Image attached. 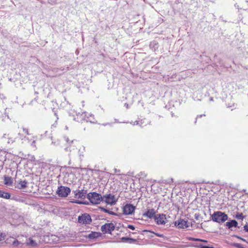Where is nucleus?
I'll return each instance as SVG.
<instances>
[{"instance_id":"44","label":"nucleus","mask_w":248,"mask_h":248,"mask_svg":"<svg viewBox=\"0 0 248 248\" xmlns=\"http://www.w3.org/2000/svg\"><path fill=\"white\" fill-rule=\"evenodd\" d=\"M115 123H118V121H117L116 119L115 120Z\"/></svg>"},{"instance_id":"10","label":"nucleus","mask_w":248,"mask_h":248,"mask_svg":"<svg viewBox=\"0 0 248 248\" xmlns=\"http://www.w3.org/2000/svg\"><path fill=\"white\" fill-rule=\"evenodd\" d=\"M66 140L68 145V146L65 148L66 151L71 152L75 150V147L77 148V146L78 145V142L77 140H72L69 141L68 139H66Z\"/></svg>"},{"instance_id":"11","label":"nucleus","mask_w":248,"mask_h":248,"mask_svg":"<svg viewBox=\"0 0 248 248\" xmlns=\"http://www.w3.org/2000/svg\"><path fill=\"white\" fill-rule=\"evenodd\" d=\"M135 210V207L130 204H126L123 207V213L124 215H131L134 213Z\"/></svg>"},{"instance_id":"19","label":"nucleus","mask_w":248,"mask_h":248,"mask_svg":"<svg viewBox=\"0 0 248 248\" xmlns=\"http://www.w3.org/2000/svg\"><path fill=\"white\" fill-rule=\"evenodd\" d=\"M11 196L10 194L7 192H4L2 191H0V197L3 198L4 199H9Z\"/></svg>"},{"instance_id":"3","label":"nucleus","mask_w":248,"mask_h":248,"mask_svg":"<svg viewBox=\"0 0 248 248\" xmlns=\"http://www.w3.org/2000/svg\"><path fill=\"white\" fill-rule=\"evenodd\" d=\"M87 198L92 204H98L102 201L103 197L97 193L90 192L87 195Z\"/></svg>"},{"instance_id":"35","label":"nucleus","mask_w":248,"mask_h":248,"mask_svg":"<svg viewBox=\"0 0 248 248\" xmlns=\"http://www.w3.org/2000/svg\"><path fill=\"white\" fill-rule=\"evenodd\" d=\"M200 247H201V248H214L213 247L205 246H203L202 245H201Z\"/></svg>"},{"instance_id":"48","label":"nucleus","mask_w":248,"mask_h":248,"mask_svg":"<svg viewBox=\"0 0 248 248\" xmlns=\"http://www.w3.org/2000/svg\"><path fill=\"white\" fill-rule=\"evenodd\" d=\"M103 125H104V126H105V125H107V124H103Z\"/></svg>"},{"instance_id":"20","label":"nucleus","mask_w":248,"mask_h":248,"mask_svg":"<svg viewBox=\"0 0 248 248\" xmlns=\"http://www.w3.org/2000/svg\"><path fill=\"white\" fill-rule=\"evenodd\" d=\"M131 124H132L133 125H139L140 126H141L142 124L144 123L143 121L142 120L140 121H136L134 122H131Z\"/></svg>"},{"instance_id":"22","label":"nucleus","mask_w":248,"mask_h":248,"mask_svg":"<svg viewBox=\"0 0 248 248\" xmlns=\"http://www.w3.org/2000/svg\"><path fill=\"white\" fill-rule=\"evenodd\" d=\"M21 129H22V132L24 134H26V135H28L29 134V131H28V129H26L25 128L23 127V128H21Z\"/></svg>"},{"instance_id":"31","label":"nucleus","mask_w":248,"mask_h":248,"mask_svg":"<svg viewBox=\"0 0 248 248\" xmlns=\"http://www.w3.org/2000/svg\"><path fill=\"white\" fill-rule=\"evenodd\" d=\"M121 240L123 241H128L129 237H123L121 238Z\"/></svg>"},{"instance_id":"38","label":"nucleus","mask_w":248,"mask_h":248,"mask_svg":"<svg viewBox=\"0 0 248 248\" xmlns=\"http://www.w3.org/2000/svg\"><path fill=\"white\" fill-rule=\"evenodd\" d=\"M235 237H237V238L242 240L244 242H246V240L245 239H244V238H242V237H240L239 236H235Z\"/></svg>"},{"instance_id":"13","label":"nucleus","mask_w":248,"mask_h":248,"mask_svg":"<svg viewBox=\"0 0 248 248\" xmlns=\"http://www.w3.org/2000/svg\"><path fill=\"white\" fill-rule=\"evenodd\" d=\"M75 198L84 199L86 197V191L83 190H76L74 191Z\"/></svg>"},{"instance_id":"9","label":"nucleus","mask_w":248,"mask_h":248,"mask_svg":"<svg viewBox=\"0 0 248 248\" xmlns=\"http://www.w3.org/2000/svg\"><path fill=\"white\" fill-rule=\"evenodd\" d=\"M78 221L80 223L88 224L90 223L92 219L89 214H84L78 217Z\"/></svg>"},{"instance_id":"23","label":"nucleus","mask_w":248,"mask_h":248,"mask_svg":"<svg viewBox=\"0 0 248 248\" xmlns=\"http://www.w3.org/2000/svg\"><path fill=\"white\" fill-rule=\"evenodd\" d=\"M189 240H193V241H202V242H206V241L200 239H197V238H190Z\"/></svg>"},{"instance_id":"16","label":"nucleus","mask_w":248,"mask_h":248,"mask_svg":"<svg viewBox=\"0 0 248 248\" xmlns=\"http://www.w3.org/2000/svg\"><path fill=\"white\" fill-rule=\"evenodd\" d=\"M26 244L27 246L31 247H36L38 246V243L35 241L33 240L32 238L27 239Z\"/></svg>"},{"instance_id":"27","label":"nucleus","mask_w":248,"mask_h":248,"mask_svg":"<svg viewBox=\"0 0 248 248\" xmlns=\"http://www.w3.org/2000/svg\"><path fill=\"white\" fill-rule=\"evenodd\" d=\"M136 240L135 239H133V238H129V240H128V242L130 243H135L136 242Z\"/></svg>"},{"instance_id":"18","label":"nucleus","mask_w":248,"mask_h":248,"mask_svg":"<svg viewBox=\"0 0 248 248\" xmlns=\"http://www.w3.org/2000/svg\"><path fill=\"white\" fill-rule=\"evenodd\" d=\"M237 222L235 220H232L231 221L226 223V226L230 229H231L232 227H236L237 226Z\"/></svg>"},{"instance_id":"45","label":"nucleus","mask_w":248,"mask_h":248,"mask_svg":"<svg viewBox=\"0 0 248 248\" xmlns=\"http://www.w3.org/2000/svg\"><path fill=\"white\" fill-rule=\"evenodd\" d=\"M125 105H126V107H127L128 105H126V104H125Z\"/></svg>"},{"instance_id":"36","label":"nucleus","mask_w":248,"mask_h":248,"mask_svg":"<svg viewBox=\"0 0 248 248\" xmlns=\"http://www.w3.org/2000/svg\"><path fill=\"white\" fill-rule=\"evenodd\" d=\"M244 230L246 232H248V225H246L244 226Z\"/></svg>"},{"instance_id":"15","label":"nucleus","mask_w":248,"mask_h":248,"mask_svg":"<svg viewBox=\"0 0 248 248\" xmlns=\"http://www.w3.org/2000/svg\"><path fill=\"white\" fill-rule=\"evenodd\" d=\"M27 182L25 180H20L16 182V187L21 189L27 187Z\"/></svg>"},{"instance_id":"32","label":"nucleus","mask_w":248,"mask_h":248,"mask_svg":"<svg viewBox=\"0 0 248 248\" xmlns=\"http://www.w3.org/2000/svg\"><path fill=\"white\" fill-rule=\"evenodd\" d=\"M127 228L128 229H131L132 230H135V227L133 225H128L127 226Z\"/></svg>"},{"instance_id":"12","label":"nucleus","mask_w":248,"mask_h":248,"mask_svg":"<svg viewBox=\"0 0 248 248\" xmlns=\"http://www.w3.org/2000/svg\"><path fill=\"white\" fill-rule=\"evenodd\" d=\"M175 225L179 228L182 229H186L189 226L187 221L182 219L175 221Z\"/></svg>"},{"instance_id":"43","label":"nucleus","mask_w":248,"mask_h":248,"mask_svg":"<svg viewBox=\"0 0 248 248\" xmlns=\"http://www.w3.org/2000/svg\"><path fill=\"white\" fill-rule=\"evenodd\" d=\"M2 235L0 234V241L1 240Z\"/></svg>"},{"instance_id":"25","label":"nucleus","mask_w":248,"mask_h":248,"mask_svg":"<svg viewBox=\"0 0 248 248\" xmlns=\"http://www.w3.org/2000/svg\"><path fill=\"white\" fill-rule=\"evenodd\" d=\"M72 202L75 203H78V204H85V202L80 201L79 200H75L74 201H73Z\"/></svg>"},{"instance_id":"26","label":"nucleus","mask_w":248,"mask_h":248,"mask_svg":"<svg viewBox=\"0 0 248 248\" xmlns=\"http://www.w3.org/2000/svg\"><path fill=\"white\" fill-rule=\"evenodd\" d=\"M236 218L238 219H243L244 218V216L242 214H240L236 215Z\"/></svg>"},{"instance_id":"17","label":"nucleus","mask_w":248,"mask_h":248,"mask_svg":"<svg viewBox=\"0 0 248 248\" xmlns=\"http://www.w3.org/2000/svg\"><path fill=\"white\" fill-rule=\"evenodd\" d=\"M13 183V179L11 177L6 176L4 177V183L6 186H11Z\"/></svg>"},{"instance_id":"1","label":"nucleus","mask_w":248,"mask_h":248,"mask_svg":"<svg viewBox=\"0 0 248 248\" xmlns=\"http://www.w3.org/2000/svg\"><path fill=\"white\" fill-rule=\"evenodd\" d=\"M41 239L44 243L50 244L58 243L60 241L63 242L68 241L69 240L68 238H65L64 240H62V238H60L55 235H45L41 238Z\"/></svg>"},{"instance_id":"37","label":"nucleus","mask_w":248,"mask_h":248,"mask_svg":"<svg viewBox=\"0 0 248 248\" xmlns=\"http://www.w3.org/2000/svg\"><path fill=\"white\" fill-rule=\"evenodd\" d=\"M95 233H92L89 235V237L91 238L95 237Z\"/></svg>"},{"instance_id":"6","label":"nucleus","mask_w":248,"mask_h":248,"mask_svg":"<svg viewBox=\"0 0 248 248\" xmlns=\"http://www.w3.org/2000/svg\"><path fill=\"white\" fill-rule=\"evenodd\" d=\"M70 189L66 186H61L58 187L57 193L58 195L62 197H66L70 193Z\"/></svg>"},{"instance_id":"46","label":"nucleus","mask_w":248,"mask_h":248,"mask_svg":"<svg viewBox=\"0 0 248 248\" xmlns=\"http://www.w3.org/2000/svg\"><path fill=\"white\" fill-rule=\"evenodd\" d=\"M125 105H126V107H127L128 105H126V104H125Z\"/></svg>"},{"instance_id":"39","label":"nucleus","mask_w":248,"mask_h":248,"mask_svg":"<svg viewBox=\"0 0 248 248\" xmlns=\"http://www.w3.org/2000/svg\"><path fill=\"white\" fill-rule=\"evenodd\" d=\"M157 44H156V43L155 42H153L151 43L150 46H155Z\"/></svg>"},{"instance_id":"14","label":"nucleus","mask_w":248,"mask_h":248,"mask_svg":"<svg viewBox=\"0 0 248 248\" xmlns=\"http://www.w3.org/2000/svg\"><path fill=\"white\" fill-rule=\"evenodd\" d=\"M144 217L148 218H154L155 216V211L154 209H148L143 214Z\"/></svg>"},{"instance_id":"30","label":"nucleus","mask_w":248,"mask_h":248,"mask_svg":"<svg viewBox=\"0 0 248 248\" xmlns=\"http://www.w3.org/2000/svg\"><path fill=\"white\" fill-rule=\"evenodd\" d=\"M30 157V158H29L30 160H31V161L35 162V158L34 155H31Z\"/></svg>"},{"instance_id":"28","label":"nucleus","mask_w":248,"mask_h":248,"mask_svg":"<svg viewBox=\"0 0 248 248\" xmlns=\"http://www.w3.org/2000/svg\"><path fill=\"white\" fill-rule=\"evenodd\" d=\"M15 141V140L13 139L12 138H10L8 139V143H13Z\"/></svg>"},{"instance_id":"40","label":"nucleus","mask_w":248,"mask_h":248,"mask_svg":"<svg viewBox=\"0 0 248 248\" xmlns=\"http://www.w3.org/2000/svg\"><path fill=\"white\" fill-rule=\"evenodd\" d=\"M4 98V95L3 94L0 93V99H2Z\"/></svg>"},{"instance_id":"4","label":"nucleus","mask_w":248,"mask_h":248,"mask_svg":"<svg viewBox=\"0 0 248 248\" xmlns=\"http://www.w3.org/2000/svg\"><path fill=\"white\" fill-rule=\"evenodd\" d=\"M102 201L104 202L107 204L113 205L116 203L117 199L114 195L111 194H108L103 196Z\"/></svg>"},{"instance_id":"2","label":"nucleus","mask_w":248,"mask_h":248,"mask_svg":"<svg viewBox=\"0 0 248 248\" xmlns=\"http://www.w3.org/2000/svg\"><path fill=\"white\" fill-rule=\"evenodd\" d=\"M228 218V215L221 211L215 212L211 216L212 220L219 223L224 222Z\"/></svg>"},{"instance_id":"34","label":"nucleus","mask_w":248,"mask_h":248,"mask_svg":"<svg viewBox=\"0 0 248 248\" xmlns=\"http://www.w3.org/2000/svg\"><path fill=\"white\" fill-rule=\"evenodd\" d=\"M31 146L32 147L35 148H36V145H35V140H33L32 141V142L31 143Z\"/></svg>"},{"instance_id":"21","label":"nucleus","mask_w":248,"mask_h":248,"mask_svg":"<svg viewBox=\"0 0 248 248\" xmlns=\"http://www.w3.org/2000/svg\"><path fill=\"white\" fill-rule=\"evenodd\" d=\"M101 211H102L103 212L106 213H108L109 215H115V213H114L113 212L111 211H110L109 210H108L107 209H105L104 208H101Z\"/></svg>"},{"instance_id":"5","label":"nucleus","mask_w":248,"mask_h":248,"mask_svg":"<svg viewBox=\"0 0 248 248\" xmlns=\"http://www.w3.org/2000/svg\"><path fill=\"white\" fill-rule=\"evenodd\" d=\"M154 219L158 225H164L167 222L166 216L163 214L155 215V216L154 217Z\"/></svg>"},{"instance_id":"41","label":"nucleus","mask_w":248,"mask_h":248,"mask_svg":"<svg viewBox=\"0 0 248 248\" xmlns=\"http://www.w3.org/2000/svg\"><path fill=\"white\" fill-rule=\"evenodd\" d=\"M20 135H21V134H20V133L19 132V133H18V135L20 136V138L21 139V140H24V139L22 138V136H20Z\"/></svg>"},{"instance_id":"42","label":"nucleus","mask_w":248,"mask_h":248,"mask_svg":"<svg viewBox=\"0 0 248 248\" xmlns=\"http://www.w3.org/2000/svg\"><path fill=\"white\" fill-rule=\"evenodd\" d=\"M155 234L156 236H159V237H162L163 236L162 234H158V233H156Z\"/></svg>"},{"instance_id":"24","label":"nucleus","mask_w":248,"mask_h":248,"mask_svg":"<svg viewBox=\"0 0 248 248\" xmlns=\"http://www.w3.org/2000/svg\"><path fill=\"white\" fill-rule=\"evenodd\" d=\"M20 242H19L18 240H15L14 242H13V245L14 246H17V245H18L19 244H20Z\"/></svg>"},{"instance_id":"47","label":"nucleus","mask_w":248,"mask_h":248,"mask_svg":"<svg viewBox=\"0 0 248 248\" xmlns=\"http://www.w3.org/2000/svg\"><path fill=\"white\" fill-rule=\"evenodd\" d=\"M202 116V115H200V116H199V117H201Z\"/></svg>"},{"instance_id":"33","label":"nucleus","mask_w":248,"mask_h":248,"mask_svg":"<svg viewBox=\"0 0 248 248\" xmlns=\"http://www.w3.org/2000/svg\"><path fill=\"white\" fill-rule=\"evenodd\" d=\"M49 2L52 4H54L57 2V0H48Z\"/></svg>"},{"instance_id":"29","label":"nucleus","mask_w":248,"mask_h":248,"mask_svg":"<svg viewBox=\"0 0 248 248\" xmlns=\"http://www.w3.org/2000/svg\"><path fill=\"white\" fill-rule=\"evenodd\" d=\"M234 246L237 248H243V247L242 246V245L240 244H238V243H235L234 244Z\"/></svg>"},{"instance_id":"8","label":"nucleus","mask_w":248,"mask_h":248,"mask_svg":"<svg viewBox=\"0 0 248 248\" xmlns=\"http://www.w3.org/2000/svg\"><path fill=\"white\" fill-rule=\"evenodd\" d=\"M114 228L115 226L112 223H106L101 226V231L105 233H111Z\"/></svg>"},{"instance_id":"7","label":"nucleus","mask_w":248,"mask_h":248,"mask_svg":"<svg viewBox=\"0 0 248 248\" xmlns=\"http://www.w3.org/2000/svg\"><path fill=\"white\" fill-rule=\"evenodd\" d=\"M78 117L83 120L87 122H90L92 123H94V118L92 114H87L86 112H82L81 114H78Z\"/></svg>"}]
</instances>
